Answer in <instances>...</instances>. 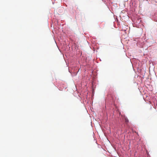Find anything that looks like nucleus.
Masks as SVG:
<instances>
[{"label":"nucleus","instance_id":"nucleus-1","mask_svg":"<svg viewBox=\"0 0 157 157\" xmlns=\"http://www.w3.org/2000/svg\"><path fill=\"white\" fill-rule=\"evenodd\" d=\"M125 121L126 123L128 122V118H125Z\"/></svg>","mask_w":157,"mask_h":157}]
</instances>
